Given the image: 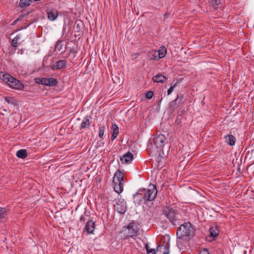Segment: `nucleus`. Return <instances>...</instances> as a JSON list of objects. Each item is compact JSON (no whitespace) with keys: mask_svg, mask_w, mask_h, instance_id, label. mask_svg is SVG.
I'll return each instance as SVG.
<instances>
[{"mask_svg":"<svg viewBox=\"0 0 254 254\" xmlns=\"http://www.w3.org/2000/svg\"><path fill=\"white\" fill-rule=\"evenodd\" d=\"M157 190L155 185L150 184L147 189H139L133 194L134 202L138 205L151 201L156 197Z\"/></svg>","mask_w":254,"mask_h":254,"instance_id":"1","label":"nucleus"},{"mask_svg":"<svg viewBox=\"0 0 254 254\" xmlns=\"http://www.w3.org/2000/svg\"><path fill=\"white\" fill-rule=\"evenodd\" d=\"M0 78L4 82L12 88L22 90L24 88V84L21 81L8 73L1 72L0 73Z\"/></svg>","mask_w":254,"mask_h":254,"instance_id":"2","label":"nucleus"},{"mask_svg":"<svg viewBox=\"0 0 254 254\" xmlns=\"http://www.w3.org/2000/svg\"><path fill=\"white\" fill-rule=\"evenodd\" d=\"M140 230L139 224L134 221L124 226L123 232L126 237H133L138 235Z\"/></svg>","mask_w":254,"mask_h":254,"instance_id":"3","label":"nucleus"},{"mask_svg":"<svg viewBox=\"0 0 254 254\" xmlns=\"http://www.w3.org/2000/svg\"><path fill=\"white\" fill-rule=\"evenodd\" d=\"M114 190L118 194L122 192L124 190V173L120 170H117L113 178Z\"/></svg>","mask_w":254,"mask_h":254,"instance_id":"4","label":"nucleus"},{"mask_svg":"<svg viewBox=\"0 0 254 254\" xmlns=\"http://www.w3.org/2000/svg\"><path fill=\"white\" fill-rule=\"evenodd\" d=\"M193 233L191 224L185 223L181 225L177 231L176 235L178 239H182L184 236H190Z\"/></svg>","mask_w":254,"mask_h":254,"instance_id":"5","label":"nucleus"},{"mask_svg":"<svg viewBox=\"0 0 254 254\" xmlns=\"http://www.w3.org/2000/svg\"><path fill=\"white\" fill-rule=\"evenodd\" d=\"M163 213L173 225H176L177 221L175 216L176 212L173 208L167 206L164 207L163 209Z\"/></svg>","mask_w":254,"mask_h":254,"instance_id":"6","label":"nucleus"},{"mask_svg":"<svg viewBox=\"0 0 254 254\" xmlns=\"http://www.w3.org/2000/svg\"><path fill=\"white\" fill-rule=\"evenodd\" d=\"M114 209L118 213L124 214L127 210L126 201L123 198H119L114 204Z\"/></svg>","mask_w":254,"mask_h":254,"instance_id":"7","label":"nucleus"},{"mask_svg":"<svg viewBox=\"0 0 254 254\" xmlns=\"http://www.w3.org/2000/svg\"><path fill=\"white\" fill-rule=\"evenodd\" d=\"M168 142V139L163 134H160L154 138V143L156 147L160 148L164 147Z\"/></svg>","mask_w":254,"mask_h":254,"instance_id":"8","label":"nucleus"},{"mask_svg":"<svg viewBox=\"0 0 254 254\" xmlns=\"http://www.w3.org/2000/svg\"><path fill=\"white\" fill-rule=\"evenodd\" d=\"M219 230L217 226H211L209 229V234L206 236V240L209 242H212L218 237Z\"/></svg>","mask_w":254,"mask_h":254,"instance_id":"9","label":"nucleus"},{"mask_svg":"<svg viewBox=\"0 0 254 254\" xmlns=\"http://www.w3.org/2000/svg\"><path fill=\"white\" fill-rule=\"evenodd\" d=\"M133 155L129 151L120 157V161L123 164L130 163L133 159Z\"/></svg>","mask_w":254,"mask_h":254,"instance_id":"10","label":"nucleus"},{"mask_svg":"<svg viewBox=\"0 0 254 254\" xmlns=\"http://www.w3.org/2000/svg\"><path fill=\"white\" fill-rule=\"evenodd\" d=\"M224 139L225 142L229 146H233L235 145L236 139V137L232 134H227L224 135Z\"/></svg>","mask_w":254,"mask_h":254,"instance_id":"11","label":"nucleus"},{"mask_svg":"<svg viewBox=\"0 0 254 254\" xmlns=\"http://www.w3.org/2000/svg\"><path fill=\"white\" fill-rule=\"evenodd\" d=\"M85 229L88 234H92L95 230V222L89 220L85 224Z\"/></svg>","mask_w":254,"mask_h":254,"instance_id":"12","label":"nucleus"},{"mask_svg":"<svg viewBox=\"0 0 254 254\" xmlns=\"http://www.w3.org/2000/svg\"><path fill=\"white\" fill-rule=\"evenodd\" d=\"M157 254H169V246L167 245L158 246L157 248Z\"/></svg>","mask_w":254,"mask_h":254,"instance_id":"13","label":"nucleus"},{"mask_svg":"<svg viewBox=\"0 0 254 254\" xmlns=\"http://www.w3.org/2000/svg\"><path fill=\"white\" fill-rule=\"evenodd\" d=\"M91 118V117L88 116L84 117L79 127L80 130L86 129L90 126V119Z\"/></svg>","mask_w":254,"mask_h":254,"instance_id":"14","label":"nucleus"},{"mask_svg":"<svg viewBox=\"0 0 254 254\" xmlns=\"http://www.w3.org/2000/svg\"><path fill=\"white\" fill-rule=\"evenodd\" d=\"M111 129L112 134L111 139L112 141H114L117 137L119 134V127L116 124H114L112 126Z\"/></svg>","mask_w":254,"mask_h":254,"instance_id":"15","label":"nucleus"},{"mask_svg":"<svg viewBox=\"0 0 254 254\" xmlns=\"http://www.w3.org/2000/svg\"><path fill=\"white\" fill-rule=\"evenodd\" d=\"M157 58L159 60L160 59L164 58L166 54H167V49L166 47L164 46H162L160 47V49L158 50H157Z\"/></svg>","mask_w":254,"mask_h":254,"instance_id":"16","label":"nucleus"},{"mask_svg":"<svg viewBox=\"0 0 254 254\" xmlns=\"http://www.w3.org/2000/svg\"><path fill=\"white\" fill-rule=\"evenodd\" d=\"M48 18L51 21H54L58 16V13L56 10H50L47 12Z\"/></svg>","mask_w":254,"mask_h":254,"instance_id":"17","label":"nucleus"},{"mask_svg":"<svg viewBox=\"0 0 254 254\" xmlns=\"http://www.w3.org/2000/svg\"><path fill=\"white\" fill-rule=\"evenodd\" d=\"M76 56V51L74 49L70 48L67 56V57L69 58V61L71 63H74L77 59Z\"/></svg>","mask_w":254,"mask_h":254,"instance_id":"18","label":"nucleus"},{"mask_svg":"<svg viewBox=\"0 0 254 254\" xmlns=\"http://www.w3.org/2000/svg\"><path fill=\"white\" fill-rule=\"evenodd\" d=\"M67 63V62L66 60L58 61L56 63V68L57 69H61L64 68H65Z\"/></svg>","mask_w":254,"mask_h":254,"instance_id":"19","label":"nucleus"},{"mask_svg":"<svg viewBox=\"0 0 254 254\" xmlns=\"http://www.w3.org/2000/svg\"><path fill=\"white\" fill-rule=\"evenodd\" d=\"M157 50H152L148 52L147 54L148 58L149 60H155L158 61L159 59L157 58Z\"/></svg>","mask_w":254,"mask_h":254,"instance_id":"20","label":"nucleus"},{"mask_svg":"<svg viewBox=\"0 0 254 254\" xmlns=\"http://www.w3.org/2000/svg\"><path fill=\"white\" fill-rule=\"evenodd\" d=\"M166 78V77L163 76L161 73H158L156 76H154L152 79L154 82L163 83L164 82Z\"/></svg>","mask_w":254,"mask_h":254,"instance_id":"21","label":"nucleus"},{"mask_svg":"<svg viewBox=\"0 0 254 254\" xmlns=\"http://www.w3.org/2000/svg\"><path fill=\"white\" fill-rule=\"evenodd\" d=\"M46 86L49 87L55 86L58 84L57 80L53 77L47 78Z\"/></svg>","mask_w":254,"mask_h":254,"instance_id":"22","label":"nucleus"},{"mask_svg":"<svg viewBox=\"0 0 254 254\" xmlns=\"http://www.w3.org/2000/svg\"><path fill=\"white\" fill-rule=\"evenodd\" d=\"M16 155L18 158L24 159L27 156V153L26 149L18 150L16 153Z\"/></svg>","mask_w":254,"mask_h":254,"instance_id":"23","label":"nucleus"},{"mask_svg":"<svg viewBox=\"0 0 254 254\" xmlns=\"http://www.w3.org/2000/svg\"><path fill=\"white\" fill-rule=\"evenodd\" d=\"M32 0H19V6L21 8H26L29 6Z\"/></svg>","mask_w":254,"mask_h":254,"instance_id":"24","label":"nucleus"},{"mask_svg":"<svg viewBox=\"0 0 254 254\" xmlns=\"http://www.w3.org/2000/svg\"><path fill=\"white\" fill-rule=\"evenodd\" d=\"M210 5L214 9H216L221 4L220 0H209Z\"/></svg>","mask_w":254,"mask_h":254,"instance_id":"25","label":"nucleus"},{"mask_svg":"<svg viewBox=\"0 0 254 254\" xmlns=\"http://www.w3.org/2000/svg\"><path fill=\"white\" fill-rule=\"evenodd\" d=\"M63 47V41L62 40H58L55 45V51L56 52H61Z\"/></svg>","mask_w":254,"mask_h":254,"instance_id":"26","label":"nucleus"},{"mask_svg":"<svg viewBox=\"0 0 254 254\" xmlns=\"http://www.w3.org/2000/svg\"><path fill=\"white\" fill-rule=\"evenodd\" d=\"M83 23L81 21H76L74 26L75 32H79L83 28Z\"/></svg>","mask_w":254,"mask_h":254,"instance_id":"27","label":"nucleus"},{"mask_svg":"<svg viewBox=\"0 0 254 254\" xmlns=\"http://www.w3.org/2000/svg\"><path fill=\"white\" fill-rule=\"evenodd\" d=\"M7 215V210L0 207V219H4Z\"/></svg>","mask_w":254,"mask_h":254,"instance_id":"28","label":"nucleus"},{"mask_svg":"<svg viewBox=\"0 0 254 254\" xmlns=\"http://www.w3.org/2000/svg\"><path fill=\"white\" fill-rule=\"evenodd\" d=\"M47 78H38L36 79V82L39 84L46 86Z\"/></svg>","mask_w":254,"mask_h":254,"instance_id":"29","label":"nucleus"},{"mask_svg":"<svg viewBox=\"0 0 254 254\" xmlns=\"http://www.w3.org/2000/svg\"><path fill=\"white\" fill-rule=\"evenodd\" d=\"M20 36L19 35H17L12 40L11 45L13 47H16L18 45L17 42L18 40L20 39Z\"/></svg>","mask_w":254,"mask_h":254,"instance_id":"30","label":"nucleus"},{"mask_svg":"<svg viewBox=\"0 0 254 254\" xmlns=\"http://www.w3.org/2000/svg\"><path fill=\"white\" fill-rule=\"evenodd\" d=\"M105 129V127L104 126H100L99 127V137L100 138H103L104 134V131Z\"/></svg>","mask_w":254,"mask_h":254,"instance_id":"31","label":"nucleus"},{"mask_svg":"<svg viewBox=\"0 0 254 254\" xmlns=\"http://www.w3.org/2000/svg\"><path fill=\"white\" fill-rule=\"evenodd\" d=\"M145 249L147 254H157V251H155L154 249H149L147 244L145 245Z\"/></svg>","mask_w":254,"mask_h":254,"instance_id":"32","label":"nucleus"},{"mask_svg":"<svg viewBox=\"0 0 254 254\" xmlns=\"http://www.w3.org/2000/svg\"><path fill=\"white\" fill-rule=\"evenodd\" d=\"M179 99V95H177V98L173 101H172L170 104V108L173 110H174L175 109L178 108V106H177L176 102H177L178 100Z\"/></svg>","mask_w":254,"mask_h":254,"instance_id":"33","label":"nucleus"},{"mask_svg":"<svg viewBox=\"0 0 254 254\" xmlns=\"http://www.w3.org/2000/svg\"><path fill=\"white\" fill-rule=\"evenodd\" d=\"M153 95V91H150L147 92V93L145 95V97L146 99H150L152 98Z\"/></svg>","mask_w":254,"mask_h":254,"instance_id":"34","label":"nucleus"},{"mask_svg":"<svg viewBox=\"0 0 254 254\" xmlns=\"http://www.w3.org/2000/svg\"><path fill=\"white\" fill-rule=\"evenodd\" d=\"M177 83H176L174 85L171 86L167 90V94L169 95L171 94L173 91L174 88L176 85Z\"/></svg>","mask_w":254,"mask_h":254,"instance_id":"35","label":"nucleus"},{"mask_svg":"<svg viewBox=\"0 0 254 254\" xmlns=\"http://www.w3.org/2000/svg\"><path fill=\"white\" fill-rule=\"evenodd\" d=\"M12 99L11 97H6L5 98V101L8 104H14L12 101Z\"/></svg>","mask_w":254,"mask_h":254,"instance_id":"36","label":"nucleus"},{"mask_svg":"<svg viewBox=\"0 0 254 254\" xmlns=\"http://www.w3.org/2000/svg\"><path fill=\"white\" fill-rule=\"evenodd\" d=\"M199 254H209L208 251L206 249L202 250Z\"/></svg>","mask_w":254,"mask_h":254,"instance_id":"37","label":"nucleus"},{"mask_svg":"<svg viewBox=\"0 0 254 254\" xmlns=\"http://www.w3.org/2000/svg\"><path fill=\"white\" fill-rule=\"evenodd\" d=\"M66 29V25L65 23L64 22V23L63 25V30H62L63 32V35H64L65 33Z\"/></svg>","mask_w":254,"mask_h":254,"instance_id":"38","label":"nucleus"},{"mask_svg":"<svg viewBox=\"0 0 254 254\" xmlns=\"http://www.w3.org/2000/svg\"><path fill=\"white\" fill-rule=\"evenodd\" d=\"M104 144V141L103 140V139L100 140L99 141V145L101 146H103Z\"/></svg>","mask_w":254,"mask_h":254,"instance_id":"39","label":"nucleus"},{"mask_svg":"<svg viewBox=\"0 0 254 254\" xmlns=\"http://www.w3.org/2000/svg\"><path fill=\"white\" fill-rule=\"evenodd\" d=\"M85 217L84 216H81L80 218V220L81 222H84L85 220Z\"/></svg>","mask_w":254,"mask_h":254,"instance_id":"40","label":"nucleus"},{"mask_svg":"<svg viewBox=\"0 0 254 254\" xmlns=\"http://www.w3.org/2000/svg\"><path fill=\"white\" fill-rule=\"evenodd\" d=\"M183 102V99H179V103H182Z\"/></svg>","mask_w":254,"mask_h":254,"instance_id":"41","label":"nucleus"},{"mask_svg":"<svg viewBox=\"0 0 254 254\" xmlns=\"http://www.w3.org/2000/svg\"><path fill=\"white\" fill-rule=\"evenodd\" d=\"M21 51H23V50H21ZM20 54H23L22 52H20Z\"/></svg>","mask_w":254,"mask_h":254,"instance_id":"42","label":"nucleus"},{"mask_svg":"<svg viewBox=\"0 0 254 254\" xmlns=\"http://www.w3.org/2000/svg\"><path fill=\"white\" fill-rule=\"evenodd\" d=\"M80 120V118H78V119H77V120H78V121H79V120Z\"/></svg>","mask_w":254,"mask_h":254,"instance_id":"43","label":"nucleus"},{"mask_svg":"<svg viewBox=\"0 0 254 254\" xmlns=\"http://www.w3.org/2000/svg\"><path fill=\"white\" fill-rule=\"evenodd\" d=\"M14 23H16V20L14 21L13 22Z\"/></svg>","mask_w":254,"mask_h":254,"instance_id":"44","label":"nucleus"}]
</instances>
